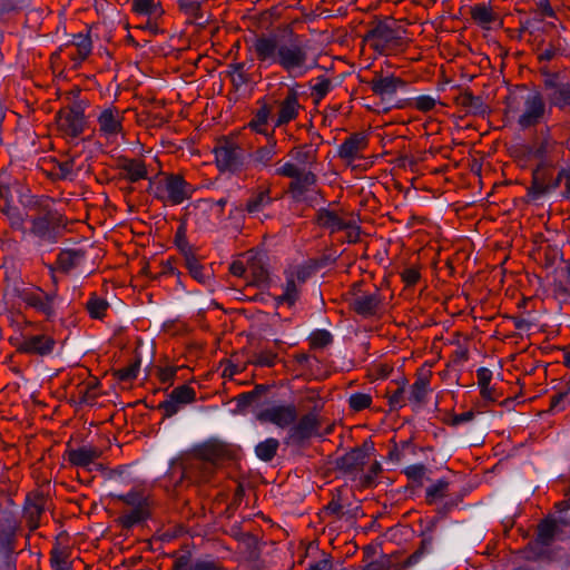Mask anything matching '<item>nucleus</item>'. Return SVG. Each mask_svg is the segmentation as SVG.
Segmentation results:
<instances>
[{
  "instance_id": "4",
  "label": "nucleus",
  "mask_w": 570,
  "mask_h": 570,
  "mask_svg": "<svg viewBox=\"0 0 570 570\" xmlns=\"http://www.w3.org/2000/svg\"><path fill=\"white\" fill-rule=\"evenodd\" d=\"M91 117L90 99L76 94L73 88V154L83 153L94 145Z\"/></svg>"
},
{
  "instance_id": "25",
  "label": "nucleus",
  "mask_w": 570,
  "mask_h": 570,
  "mask_svg": "<svg viewBox=\"0 0 570 570\" xmlns=\"http://www.w3.org/2000/svg\"><path fill=\"white\" fill-rule=\"evenodd\" d=\"M317 430V420L314 414L302 416L296 424L292 425L291 436L295 439L309 438Z\"/></svg>"
},
{
  "instance_id": "33",
  "label": "nucleus",
  "mask_w": 570,
  "mask_h": 570,
  "mask_svg": "<svg viewBox=\"0 0 570 570\" xmlns=\"http://www.w3.org/2000/svg\"><path fill=\"white\" fill-rule=\"evenodd\" d=\"M122 170L125 171L127 178L132 183L145 179L147 177L146 166L141 160L138 159L125 160L122 164Z\"/></svg>"
},
{
  "instance_id": "36",
  "label": "nucleus",
  "mask_w": 570,
  "mask_h": 570,
  "mask_svg": "<svg viewBox=\"0 0 570 570\" xmlns=\"http://www.w3.org/2000/svg\"><path fill=\"white\" fill-rule=\"evenodd\" d=\"M85 306L90 317L100 320L105 316V313L109 307V304L106 299L92 293Z\"/></svg>"
},
{
  "instance_id": "8",
  "label": "nucleus",
  "mask_w": 570,
  "mask_h": 570,
  "mask_svg": "<svg viewBox=\"0 0 570 570\" xmlns=\"http://www.w3.org/2000/svg\"><path fill=\"white\" fill-rule=\"evenodd\" d=\"M262 423H271L279 429L292 426L297 420V409L294 404L274 403L257 414Z\"/></svg>"
},
{
  "instance_id": "54",
  "label": "nucleus",
  "mask_w": 570,
  "mask_h": 570,
  "mask_svg": "<svg viewBox=\"0 0 570 570\" xmlns=\"http://www.w3.org/2000/svg\"><path fill=\"white\" fill-rule=\"evenodd\" d=\"M59 128L68 136L71 129V108L67 107L62 109L58 117Z\"/></svg>"
},
{
  "instance_id": "61",
  "label": "nucleus",
  "mask_w": 570,
  "mask_h": 570,
  "mask_svg": "<svg viewBox=\"0 0 570 570\" xmlns=\"http://www.w3.org/2000/svg\"><path fill=\"white\" fill-rule=\"evenodd\" d=\"M476 379H478V385L479 386H485L490 385V382L492 380V372L487 367H480L476 371Z\"/></svg>"
},
{
  "instance_id": "62",
  "label": "nucleus",
  "mask_w": 570,
  "mask_h": 570,
  "mask_svg": "<svg viewBox=\"0 0 570 570\" xmlns=\"http://www.w3.org/2000/svg\"><path fill=\"white\" fill-rule=\"evenodd\" d=\"M193 570H218V566L210 560H198L193 564Z\"/></svg>"
},
{
  "instance_id": "13",
  "label": "nucleus",
  "mask_w": 570,
  "mask_h": 570,
  "mask_svg": "<svg viewBox=\"0 0 570 570\" xmlns=\"http://www.w3.org/2000/svg\"><path fill=\"white\" fill-rule=\"evenodd\" d=\"M432 372L429 368H420L416 373V379L407 390L409 402L413 406L423 404L431 392L430 382Z\"/></svg>"
},
{
  "instance_id": "44",
  "label": "nucleus",
  "mask_w": 570,
  "mask_h": 570,
  "mask_svg": "<svg viewBox=\"0 0 570 570\" xmlns=\"http://www.w3.org/2000/svg\"><path fill=\"white\" fill-rule=\"evenodd\" d=\"M277 354L269 350H263L254 355L252 363L257 366L272 367L276 364Z\"/></svg>"
},
{
  "instance_id": "5",
  "label": "nucleus",
  "mask_w": 570,
  "mask_h": 570,
  "mask_svg": "<svg viewBox=\"0 0 570 570\" xmlns=\"http://www.w3.org/2000/svg\"><path fill=\"white\" fill-rule=\"evenodd\" d=\"M225 450L217 444H208L202 448L195 458L188 461L184 468V475L196 481L206 482L222 465Z\"/></svg>"
},
{
  "instance_id": "31",
  "label": "nucleus",
  "mask_w": 570,
  "mask_h": 570,
  "mask_svg": "<svg viewBox=\"0 0 570 570\" xmlns=\"http://www.w3.org/2000/svg\"><path fill=\"white\" fill-rule=\"evenodd\" d=\"M277 154V141L272 135L268 137V144L259 149H257L253 156L255 164L266 167L271 164L273 158Z\"/></svg>"
},
{
  "instance_id": "50",
  "label": "nucleus",
  "mask_w": 570,
  "mask_h": 570,
  "mask_svg": "<svg viewBox=\"0 0 570 570\" xmlns=\"http://www.w3.org/2000/svg\"><path fill=\"white\" fill-rule=\"evenodd\" d=\"M436 105V99L432 96L422 95L414 99V107L419 111L428 112L432 110Z\"/></svg>"
},
{
  "instance_id": "59",
  "label": "nucleus",
  "mask_w": 570,
  "mask_h": 570,
  "mask_svg": "<svg viewBox=\"0 0 570 570\" xmlns=\"http://www.w3.org/2000/svg\"><path fill=\"white\" fill-rule=\"evenodd\" d=\"M330 89L331 82L327 79H318V81L313 86V92H315L318 98L325 97Z\"/></svg>"
},
{
  "instance_id": "23",
  "label": "nucleus",
  "mask_w": 570,
  "mask_h": 570,
  "mask_svg": "<svg viewBox=\"0 0 570 570\" xmlns=\"http://www.w3.org/2000/svg\"><path fill=\"white\" fill-rule=\"evenodd\" d=\"M289 156L298 167H312L316 163L317 147L313 144L298 146L291 150Z\"/></svg>"
},
{
  "instance_id": "39",
  "label": "nucleus",
  "mask_w": 570,
  "mask_h": 570,
  "mask_svg": "<svg viewBox=\"0 0 570 570\" xmlns=\"http://www.w3.org/2000/svg\"><path fill=\"white\" fill-rule=\"evenodd\" d=\"M471 16L475 22L482 26H488L495 19L492 9L484 3H478L472 7Z\"/></svg>"
},
{
  "instance_id": "52",
  "label": "nucleus",
  "mask_w": 570,
  "mask_h": 570,
  "mask_svg": "<svg viewBox=\"0 0 570 570\" xmlns=\"http://www.w3.org/2000/svg\"><path fill=\"white\" fill-rule=\"evenodd\" d=\"M556 185L563 186V196L567 199H570V168H563L558 173V176L556 178Z\"/></svg>"
},
{
  "instance_id": "14",
  "label": "nucleus",
  "mask_w": 570,
  "mask_h": 570,
  "mask_svg": "<svg viewBox=\"0 0 570 570\" xmlns=\"http://www.w3.org/2000/svg\"><path fill=\"white\" fill-rule=\"evenodd\" d=\"M68 533L61 532L57 535L56 544L51 550L50 566L52 570H71V549L67 544Z\"/></svg>"
},
{
  "instance_id": "1",
  "label": "nucleus",
  "mask_w": 570,
  "mask_h": 570,
  "mask_svg": "<svg viewBox=\"0 0 570 570\" xmlns=\"http://www.w3.org/2000/svg\"><path fill=\"white\" fill-rule=\"evenodd\" d=\"M246 45L250 59L259 68L278 66L293 79L305 77L315 66L309 58L306 41L297 35L285 39L275 33H261Z\"/></svg>"
},
{
  "instance_id": "6",
  "label": "nucleus",
  "mask_w": 570,
  "mask_h": 570,
  "mask_svg": "<svg viewBox=\"0 0 570 570\" xmlns=\"http://www.w3.org/2000/svg\"><path fill=\"white\" fill-rule=\"evenodd\" d=\"M195 189L179 175H168L155 187V197L165 205H179L191 198Z\"/></svg>"
},
{
  "instance_id": "20",
  "label": "nucleus",
  "mask_w": 570,
  "mask_h": 570,
  "mask_svg": "<svg viewBox=\"0 0 570 570\" xmlns=\"http://www.w3.org/2000/svg\"><path fill=\"white\" fill-rule=\"evenodd\" d=\"M367 146V138L364 134H354L346 138L340 146L338 155L341 158L352 160Z\"/></svg>"
},
{
  "instance_id": "38",
  "label": "nucleus",
  "mask_w": 570,
  "mask_h": 570,
  "mask_svg": "<svg viewBox=\"0 0 570 570\" xmlns=\"http://www.w3.org/2000/svg\"><path fill=\"white\" fill-rule=\"evenodd\" d=\"M551 106L564 108L570 106V86L561 85L553 88V91L548 96Z\"/></svg>"
},
{
  "instance_id": "7",
  "label": "nucleus",
  "mask_w": 570,
  "mask_h": 570,
  "mask_svg": "<svg viewBox=\"0 0 570 570\" xmlns=\"http://www.w3.org/2000/svg\"><path fill=\"white\" fill-rule=\"evenodd\" d=\"M215 161L220 171L240 173L246 165L245 150L232 139L219 140L214 149Z\"/></svg>"
},
{
  "instance_id": "51",
  "label": "nucleus",
  "mask_w": 570,
  "mask_h": 570,
  "mask_svg": "<svg viewBox=\"0 0 570 570\" xmlns=\"http://www.w3.org/2000/svg\"><path fill=\"white\" fill-rule=\"evenodd\" d=\"M303 168L298 167L296 165V163H285L283 164L282 166H279L276 170H275V174L276 175H279V176H284V177H289V178H295L296 176H299V173L302 171Z\"/></svg>"
},
{
  "instance_id": "34",
  "label": "nucleus",
  "mask_w": 570,
  "mask_h": 570,
  "mask_svg": "<svg viewBox=\"0 0 570 570\" xmlns=\"http://www.w3.org/2000/svg\"><path fill=\"white\" fill-rule=\"evenodd\" d=\"M390 409L395 411L404 407L409 402L406 382L402 381L396 390L387 392Z\"/></svg>"
},
{
  "instance_id": "29",
  "label": "nucleus",
  "mask_w": 570,
  "mask_h": 570,
  "mask_svg": "<svg viewBox=\"0 0 570 570\" xmlns=\"http://www.w3.org/2000/svg\"><path fill=\"white\" fill-rule=\"evenodd\" d=\"M271 118V109L266 105L262 106L253 117V119L249 121L248 127L254 130L257 134L265 135L267 137H271L274 134V130L272 134L267 131V124Z\"/></svg>"
},
{
  "instance_id": "15",
  "label": "nucleus",
  "mask_w": 570,
  "mask_h": 570,
  "mask_svg": "<svg viewBox=\"0 0 570 570\" xmlns=\"http://www.w3.org/2000/svg\"><path fill=\"white\" fill-rule=\"evenodd\" d=\"M368 85L374 95L381 97L382 100H386L391 99L405 83L395 76L376 75Z\"/></svg>"
},
{
  "instance_id": "60",
  "label": "nucleus",
  "mask_w": 570,
  "mask_h": 570,
  "mask_svg": "<svg viewBox=\"0 0 570 570\" xmlns=\"http://www.w3.org/2000/svg\"><path fill=\"white\" fill-rule=\"evenodd\" d=\"M570 394V386L567 389V391L564 392H560L558 393L557 395H554L552 399H551V410L552 411H561L564 409L563 405H561V403L567 399V396Z\"/></svg>"
},
{
  "instance_id": "3",
  "label": "nucleus",
  "mask_w": 570,
  "mask_h": 570,
  "mask_svg": "<svg viewBox=\"0 0 570 570\" xmlns=\"http://www.w3.org/2000/svg\"><path fill=\"white\" fill-rule=\"evenodd\" d=\"M551 107L538 90L529 91L507 107V115L515 120L520 129L525 130L548 120Z\"/></svg>"
},
{
  "instance_id": "21",
  "label": "nucleus",
  "mask_w": 570,
  "mask_h": 570,
  "mask_svg": "<svg viewBox=\"0 0 570 570\" xmlns=\"http://www.w3.org/2000/svg\"><path fill=\"white\" fill-rule=\"evenodd\" d=\"M316 183V176L311 170L305 171L302 169L299 176H296L289 184V191L297 200L304 198L305 193L312 190Z\"/></svg>"
},
{
  "instance_id": "12",
  "label": "nucleus",
  "mask_w": 570,
  "mask_h": 570,
  "mask_svg": "<svg viewBox=\"0 0 570 570\" xmlns=\"http://www.w3.org/2000/svg\"><path fill=\"white\" fill-rule=\"evenodd\" d=\"M381 303L382 298L380 292L374 289L373 292H355L351 301V306L358 315L368 317L379 312Z\"/></svg>"
},
{
  "instance_id": "53",
  "label": "nucleus",
  "mask_w": 570,
  "mask_h": 570,
  "mask_svg": "<svg viewBox=\"0 0 570 570\" xmlns=\"http://www.w3.org/2000/svg\"><path fill=\"white\" fill-rule=\"evenodd\" d=\"M178 371L177 366H165L157 368V377L164 384H171L176 373Z\"/></svg>"
},
{
  "instance_id": "19",
  "label": "nucleus",
  "mask_w": 570,
  "mask_h": 570,
  "mask_svg": "<svg viewBox=\"0 0 570 570\" xmlns=\"http://www.w3.org/2000/svg\"><path fill=\"white\" fill-rule=\"evenodd\" d=\"M317 223L320 226L330 229L331 233L343 229L356 230V227L354 224H352V222L343 219L335 212L328 209H321L317 213Z\"/></svg>"
},
{
  "instance_id": "18",
  "label": "nucleus",
  "mask_w": 570,
  "mask_h": 570,
  "mask_svg": "<svg viewBox=\"0 0 570 570\" xmlns=\"http://www.w3.org/2000/svg\"><path fill=\"white\" fill-rule=\"evenodd\" d=\"M21 299L29 306L43 314L50 315L53 311L55 297L43 292L23 291Z\"/></svg>"
},
{
  "instance_id": "41",
  "label": "nucleus",
  "mask_w": 570,
  "mask_h": 570,
  "mask_svg": "<svg viewBox=\"0 0 570 570\" xmlns=\"http://www.w3.org/2000/svg\"><path fill=\"white\" fill-rule=\"evenodd\" d=\"M557 523L553 520H543L538 527V541L541 544H549L554 537Z\"/></svg>"
},
{
  "instance_id": "11",
  "label": "nucleus",
  "mask_w": 570,
  "mask_h": 570,
  "mask_svg": "<svg viewBox=\"0 0 570 570\" xmlns=\"http://www.w3.org/2000/svg\"><path fill=\"white\" fill-rule=\"evenodd\" d=\"M50 499L42 492H30L24 502L23 518L30 530H35L40 524V519L49 509Z\"/></svg>"
},
{
  "instance_id": "46",
  "label": "nucleus",
  "mask_w": 570,
  "mask_h": 570,
  "mask_svg": "<svg viewBox=\"0 0 570 570\" xmlns=\"http://www.w3.org/2000/svg\"><path fill=\"white\" fill-rule=\"evenodd\" d=\"M185 265H186V268L188 269V272L190 273V275L196 281L205 282L206 276L204 274V268L195 257H191V256L186 257Z\"/></svg>"
},
{
  "instance_id": "48",
  "label": "nucleus",
  "mask_w": 570,
  "mask_h": 570,
  "mask_svg": "<svg viewBox=\"0 0 570 570\" xmlns=\"http://www.w3.org/2000/svg\"><path fill=\"white\" fill-rule=\"evenodd\" d=\"M557 144L549 136H544L542 140L535 146L534 155L539 158H543L548 154L552 153Z\"/></svg>"
},
{
  "instance_id": "22",
  "label": "nucleus",
  "mask_w": 570,
  "mask_h": 570,
  "mask_svg": "<svg viewBox=\"0 0 570 570\" xmlns=\"http://www.w3.org/2000/svg\"><path fill=\"white\" fill-rule=\"evenodd\" d=\"M55 342L48 336L36 335L23 341L21 351L31 354L46 355L52 351Z\"/></svg>"
},
{
  "instance_id": "24",
  "label": "nucleus",
  "mask_w": 570,
  "mask_h": 570,
  "mask_svg": "<svg viewBox=\"0 0 570 570\" xmlns=\"http://www.w3.org/2000/svg\"><path fill=\"white\" fill-rule=\"evenodd\" d=\"M131 7L136 14L145 16L155 21L164 14L161 3L156 0H132Z\"/></svg>"
},
{
  "instance_id": "32",
  "label": "nucleus",
  "mask_w": 570,
  "mask_h": 570,
  "mask_svg": "<svg viewBox=\"0 0 570 570\" xmlns=\"http://www.w3.org/2000/svg\"><path fill=\"white\" fill-rule=\"evenodd\" d=\"M272 202L273 199L268 190L258 191L248 199L246 204V210L250 215H257L265 208H267L272 204Z\"/></svg>"
},
{
  "instance_id": "10",
  "label": "nucleus",
  "mask_w": 570,
  "mask_h": 570,
  "mask_svg": "<svg viewBox=\"0 0 570 570\" xmlns=\"http://www.w3.org/2000/svg\"><path fill=\"white\" fill-rule=\"evenodd\" d=\"M308 274V271L302 266L286 271L283 293L277 297V303L288 307L293 306L299 298L301 287L307 279Z\"/></svg>"
},
{
  "instance_id": "16",
  "label": "nucleus",
  "mask_w": 570,
  "mask_h": 570,
  "mask_svg": "<svg viewBox=\"0 0 570 570\" xmlns=\"http://www.w3.org/2000/svg\"><path fill=\"white\" fill-rule=\"evenodd\" d=\"M367 39L372 41V46L380 52H384L399 42L395 31L386 24H379L372 29L367 35Z\"/></svg>"
},
{
  "instance_id": "40",
  "label": "nucleus",
  "mask_w": 570,
  "mask_h": 570,
  "mask_svg": "<svg viewBox=\"0 0 570 570\" xmlns=\"http://www.w3.org/2000/svg\"><path fill=\"white\" fill-rule=\"evenodd\" d=\"M169 396L183 406L195 401L196 392L188 385H181L174 389Z\"/></svg>"
},
{
  "instance_id": "30",
  "label": "nucleus",
  "mask_w": 570,
  "mask_h": 570,
  "mask_svg": "<svg viewBox=\"0 0 570 570\" xmlns=\"http://www.w3.org/2000/svg\"><path fill=\"white\" fill-rule=\"evenodd\" d=\"M52 281L57 283L61 276H68L71 271V250H61L55 266H50Z\"/></svg>"
},
{
  "instance_id": "28",
  "label": "nucleus",
  "mask_w": 570,
  "mask_h": 570,
  "mask_svg": "<svg viewBox=\"0 0 570 570\" xmlns=\"http://www.w3.org/2000/svg\"><path fill=\"white\" fill-rule=\"evenodd\" d=\"M367 456L366 450L354 449L341 459L340 465L346 471H356L365 464Z\"/></svg>"
},
{
  "instance_id": "42",
  "label": "nucleus",
  "mask_w": 570,
  "mask_h": 570,
  "mask_svg": "<svg viewBox=\"0 0 570 570\" xmlns=\"http://www.w3.org/2000/svg\"><path fill=\"white\" fill-rule=\"evenodd\" d=\"M333 341L332 334L326 330H317L309 336V344L313 348H324Z\"/></svg>"
},
{
  "instance_id": "58",
  "label": "nucleus",
  "mask_w": 570,
  "mask_h": 570,
  "mask_svg": "<svg viewBox=\"0 0 570 570\" xmlns=\"http://www.w3.org/2000/svg\"><path fill=\"white\" fill-rule=\"evenodd\" d=\"M159 407L164 411L166 416L170 417L180 410L181 405L169 396L168 400L160 403Z\"/></svg>"
},
{
  "instance_id": "49",
  "label": "nucleus",
  "mask_w": 570,
  "mask_h": 570,
  "mask_svg": "<svg viewBox=\"0 0 570 570\" xmlns=\"http://www.w3.org/2000/svg\"><path fill=\"white\" fill-rule=\"evenodd\" d=\"M78 389H79L78 394L81 396L80 397L81 404L90 405L94 402V400L98 396L97 392L90 391L92 389L91 382H88L86 384L81 383L78 385Z\"/></svg>"
},
{
  "instance_id": "55",
  "label": "nucleus",
  "mask_w": 570,
  "mask_h": 570,
  "mask_svg": "<svg viewBox=\"0 0 570 570\" xmlns=\"http://www.w3.org/2000/svg\"><path fill=\"white\" fill-rule=\"evenodd\" d=\"M381 470H382V468H381L380 462L374 461L373 463H371L367 473L364 474V476L361 479V484L363 487L372 485L376 475L381 472Z\"/></svg>"
},
{
  "instance_id": "26",
  "label": "nucleus",
  "mask_w": 570,
  "mask_h": 570,
  "mask_svg": "<svg viewBox=\"0 0 570 570\" xmlns=\"http://www.w3.org/2000/svg\"><path fill=\"white\" fill-rule=\"evenodd\" d=\"M73 47L77 48V56L73 55V66L76 62L86 60L92 50V41L89 30L85 27L83 31L73 35Z\"/></svg>"
},
{
  "instance_id": "63",
  "label": "nucleus",
  "mask_w": 570,
  "mask_h": 570,
  "mask_svg": "<svg viewBox=\"0 0 570 570\" xmlns=\"http://www.w3.org/2000/svg\"><path fill=\"white\" fill-rule=\"evenodd\" d=\"M138 368L136 366H127L119 370V379L121 381H129L137 376Z\"/></svg>"
},
{
  "instance_id": "57",
  "label": "nucleus",
  "mask_w": 570,
  "mask_h": 570,
  "mask_svg": "<svg viewBox=\"0 0 570 570\" xmlns=\"http://www.w3.org/2000/svg\"><path fill=\"white\" fill-rule=\"evenodd\" d=\"M406 476L413 481L421 480L425 474V466L423 464H413L404 470Z\"/></svg>"
},
{
  "instance_id": "45",
  "label": "nucleus",
  "mask_w": 570,
  "mask_h": 570,
  "mask_svg": "<svg viewBox=\"0 0 570 570\" xmlns=\"http://www.w3.org/2000/svg\"><path fill=\"white\" fill-rule=\"evenodd\" d=\"M71 173V167L69 160L65 161H55L52 168L49 170V175L53 179H67L69 174Z\"/></svg>"
},
{
  "instance_id": "43",
  "label": "nucleus",
  "mask_w": 570,
  "mask_h": 570,
  "mask_svg": "<svg viewBox=\"0 0 570 570\" xmlns=\"http://www.w3.org/2000/svg\"><path fill=\"white\" fill-rule=\"evenodd\" d=\"M372 403V396L367 393H353L348 397V405L354 411L367 409Z\"/></svg>"
},
{
  "instance_id": "35",
  "label": "nucleus",
  "mask_w": 570,
  "mask_h": 570,
  "mask_svg": "<svg viewBox=\"0 0 570 570\" xmlns=\"http://www.w3.org/2000/svg\"><path fill=\"white\" fill-rule=\"evenodd\" d=\"M360 512V508L356 507L353 510H345L343 504L338 500H332L326 507H325V513L334 515L338 519H345V520H352L357 518Z\"/></svg>"
},
{
  "instance_id": "27",
  "label": "nucleus",
  "mask_w": 570,
  "mask_h": 570,
  "mask_svg": "<svg viewBox=\"0 0 570 570\" xmlns=\"http://www.w3.org/2000/svg\"><path fill=\"white\" fill-rule=\"evenodd\" d=\"M98 455L99 452L91 448L83 446L78 450H73V465L90 472L94 468H97L95 460Z\"/></svg>"
},
{
  "instance_id": "17",
  "label": "nucleus",
  "mask_w": 570,
  "mask_h": 570,
  "mask_svg": "<svg viewBox=\"0 0 570 570\" xmlns=\"http://www.w3.org/2000/svg\"><path fill=\"white\" fill-rule=\"evenodd\" d=\"M98 121L100 131L107 139H116L122 134V117L118 111L106 109L100 114Z\"/></svg>"
},
{
  "instance_id": "37",
  "label": "nucleus",
  "mask_w": 570,
  "mask_h": 570,
  "mask_svg": "<svg viewBox=\"0 0 570 570\" xmlns=\"http://www.w3.org/2000/svg\"><path fill=\"white\" fill-rule=\"evenodd\" d=\"M278 446L279 442L276 439L268 438L256 445L255 453L262 461L268 462L275 456Z\"/></svg>"
},
{
  "instance_id": "2",
  "label": "nucleus",
  "mask_w": 570,
  "mask_h": 570,
  "mask_svg": "<svg viewBox=\"0 0 570 570\" xmlns=\"http://www.w3.org/2000/svg\"><path fill=\"white\" fill-rule=\"evenodd\" d=\"M67 203L46 199L35 208V214L27 216L29 234L47 242H56L67 226L65 207Z\"/></svg>"
},
{
  "instance_id": "64",
  "label": "nucleus",
  "mask_w": 570,
  "mask_h": 570,
  "mask_svg": "<svg viewBox=\"0 0 570 570\" xmlns=\"http://www.w3.org/2000/svg\"><path fill=\"white\" fill-rule=\"evenodd\" d=\"M173 570H193L189 558L183 556L176 559L173 564Z\"/></svg>"
},
{
  "instance_id": "47",
  "label": "nucleus",
  "mask_w": 570,
  "mask_h": 570,
  "mask_svg": "<svg viewBox=\"0 0 570 570\" xmlns=\"http://www.w3.org/2000/svg\"><path fill=\"white\" fill-rule=\"evenodd\" d=\"M448 485L446 481L438 480L426 489V498L431 501L443 498L446 493Z\"/></svg>"
},
{
  "instance_id": "9",
  "label": "nucleus",
  "mask_w": 570,
  "mask_h": 570,
  "mask_svg": "<svg viewBox=\"0 0 570 570\" xmlns=\"http://www.w3.org/2000/svg\"><path fill=\"white\" fill-rule=\"evenodd\" d=\"M298 88V83L289 87L284 98L276 102L277 112L274 119V128L287 125L298 117L301 110L303 109V106L299 102Z\"/></svg>"
},
{
  "instance_id": "56",
  "label": "nucleus",
  "mask_w": 570,
  "mask_h": 570,
  "mask_svg": "<svg viewBox=\"0 0 570 570\" xmlns=\"http://www.w3.org/2000/svg\"><path fill=\"white\" fill-rule=\"evenodd\" d=\"M402 281L407 286L415 285L420 279V272L416 267H407L401 274Z\"/></svg>"
}]
</instances>
